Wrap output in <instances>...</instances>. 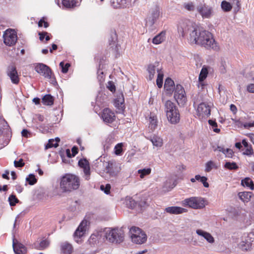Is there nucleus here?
<instances>
[{"label":"nucleus","instance_id":"obj_1","mask_svg":"<svg viewBox=\"0 0 254 254\" xmlns=\"http://www.w3.org/2000/svg\"><path fill=\"white\" fill-rule=\"evenodd\" d=\"M189 40L192 44L200 45L207 49L219 50V47L212 34L206 30L195 28L190 29Z\"/></svg>","mask_w":254,"mask_h":254},{"label":"nucleus","instance_id":"obj_2","mask_svg":"<svg viewBox=\"0 0 254 254\" xmlns=\"http://www.w3.org/2000/svg\"><path fill=\"white\" fill-rule=\"evenodd\" d=\"M80 185V178L74 174H66L60 178V188L63 192H71L76 190Z\"/></svg>","mask_w":254,"mask_h":254},{"label":"nucleus","instance_id":"obj_3","mask_svg":"<svg viewBox=\"0 0 254 254\" xmlns=\"http://www.w3.org/2000/svg\"><path fill=\"white\" fill-rule=\"evenodd\" d=\"M101 235L110 243L120 244L124 240L125 232L122 228H106L102 232Z\"/></svg>","mask_w":254,"mask_h":254},{"label":"nucleus","instance_id":"obj_4","mask_svg":"<svg viewBox=\"0 0 254 254\" xmlns=\"http://www.w3.org/2000/svg\"><path fill=\"white\" fill-rule=\"evenodd\" d=\"M130 237L133 243L136 244H142L147 240V235L140 228L132 227L130 229Z\"/></svg>","mask_w":254,"mask_h":254},{"label":"nucleus","instance_id":"obj_5","mask_svg":"<svg viewBox=\"0 0 254 254\" xmlns=\"http://www.w3.org/2000/svg\"><path fill=\"white\" fill-rule=\"evenodd\" d=\"M204 200L201 197H192L183 201L185 206H189L194 209H201L205 206Z\"/></svg>","mask_w":254,"mask_h":254},{"label":"nucleus","instance_id":"obj_6","mask_svg":"<svg viewBox=\"0 0 254 254\" xmlns=\"http://www.w3.org/2000/svg\"><path fill=\"white\" fill-rule=\"evenodd\" d=\"M4 43L8 46L14 45L17 40L16 32L11 29L6 30L3 35Z\"/></svg>","mask_w":254,"mask_h":254},{"label":"nucleus","instance_id":"obj_7","mask_svg":"<svg viewBox=\"0 0 254 254\" xmlns=\"http://www.w3.org/2000/svg\"><path fill=\"white\" fill-rule=\"evenodd\" d=\"M176 101L180 106H184L187 102V96L184 87L178 84L176 86Z\"/></svg>","mask_w":254,"mask_h":254},{"label":"nucleus","instance_id":"obj_8","mask_svg":"<svg viewBox=\"0 0 254 254\" xmlns=\"http://www.w3.org/2000/svg\"><path fill=\"white\" fill-rule=\"evenodd\" d=\"M107 164L105 168L106 172L112 177L116 176L121 170L120 164L113 161H108Z\"/></svg>","mask_w":254,"mask_h":254},{"label":"nucleus","instance_id":"obj_9","mask_svg":"<svg viewBox=\"0 0 254 254\" xmlns=\"http://www.w3.org/2000/svg\"><path fill=\"white\" fill-rule=\"evenodd\" d=\"M89 224L88 221L84 219L79 224L74 234V239L77 243L79 242V239L84 236L88 229V225Z\"/></svg>","mask_w":254,"mask_h":254},{"label":"nucleus","instance_id":"obj_10","mask_svg":"<svg viewBox=\"0 0 254 254\" xmlns=\"http://www.w3.org/2000/svg\"><path fill=\"white\" fill-rule=\"evenodd\" d=\"M211 105L206 103H201L197 107L196 110L197 115L200 119L208 117L211 113Z\"/></svg>","mask_w":254,"mask_h":254},{"label":"nucleus","instance_id":"obj_11","mask_svg":"<svg viewBox=\"0 0 254 254\" xmlns=\"http://www.w3.org/2000/svg\"><path fill=\"white\" fill-rule=\"evenodd\" d=\"M35 69L36 72L45 78H51L52 72L51 68L47 65L42 63L38 64L35 66Z\"/></svg>","mask_w":254,"mask_h":254},{"label":"nucleus","instance_id":"obj_12","mask_svg":"<svg viewBox=\"0 0 254 254\" xmlns=\"http://www.w3.org/2000/svg\"><path fill=\"white\" fill-rule=\"evenodd\" d=\"M159 15L160 9L158 6H156L154 8H152L146 18L147 25L152 26L158 18Z\"/></svg>","mask_w":254,"mask_h":254},{"label":"nucleus","instance_id":"obj_13","mask_svg":"<svg viewBox=\"0 0 254 254\" xmlns=\"http://www.w3.org/2000/svg\"><path fill=\"white\" fill-rule=\"evenodd\" d=\"M196 9L203 18H209L212 15L213 11L212 7L205 4H199Z\"/></svg>","mask_w":254,"mask_h":254},{"label":"nucleus","instance_id":"obj_14","mask_svg":"<svg viewBox=\"0 0 254 254\" xmlns=\"http://www.w3.org/2000/svg\"><path fill=\"white\" fill-rule=\"evenodd\" d=\"M165 106L166 117L168 121L171 124H174L175 123V118L174 117V103L170 100H168L166 101Z\"/></svg>","mask_w":254,"mask_h":254},{"label":"nucleus","instance_id":"obj_15","mask_svg":"<svg viewBox=\"0 0 254 254\" xmlns=\"http://www.w3.org/2000/svg\"><path fill=\"white\" fill-rule=\"evenodd\" d=\"M7 74L13 83L17 84L19 83V78L15 66L12 65L8 67Z\"/></svg>","mask_w":254,"mask_h":254},{"label":"nucleus","instance_id":"obj_16","mask_svg":"<svg viewBox=\"0 0 254 254\" xmlns=\"http://www.w3.org/2000/svg\"><path fill=\"white\" fill-rule=\"evenodd\" d=\"M164 89L166 95L171 96L175 91V83L170 77H168L165 81Z\"/></svg>","mask_w":254,"mask_h":254},{"label":"nucleus","instance_id":"obj_17","mask_svg":"<svg viewBox=\"0 0 254 254\" xmlns=\"http://www.w3.org/2000/svg\"><path fill=\"white\" fill-rule=\"evenodd\" d=\"M102 118L105 122L112 123L115 121L116 116L115 113L110 109L106 108L103 110Z\"/></svg>","mask_w":254,"mask_h":254},{"label":"nucleus","instance_id":"obj_18","mask_svg":"<svg viewBox=\"0 0 254 254\" xmlns=\"http://www.w3.org/2000/svg\"><path fill=\"white\" fill-rule=\"evenodd\" d=\"M196 234L202 238H203L209 244H212L214 243L215 240L214 237L210 233L204 231L201 229L196 230Z\"/></svg>","mask_w":254,"mask_h":254},{"label":"nucleus","instance_id":"obj_19","mask_svg":"<svg viewBox=\"0 0 254 254\" xmlns=\"http://www.w3.org/2000/svg\"><path fill=\"white\" fill-rule=\"evenodd\" d=\"M161 69H162V67L159 63H155L154 64H150L148 67L149 80H152L154 78L155 73H158Z\"/></svg>","mask_w":254,"mask_h":254},{"label":"nucleus","instance_id":"obj_20","mask_svg":"<svg viewBox=\"0 0 254 254\" xmlns=\"http://www.w3.org/2000/svg\"><path fill=\"white\" fill-rule=\"evenodd\" d=\"M13 249L15 254H24L26 253L25 246L15 239H13Z\"/></svg>","mask_w":254,"mask_h":254},{"label":"nucleus","instance_id":"obj_21","mask_svg":"<svg viewBox=\"0 0 254 254\" xmlns=\"http://www.w3.org/2000/svg\"><path fill=\"white\" fill-rule=\"evenodd\" d=\"M148 121L149 128L152 131L155 129L158 125V119L156 114L153 112L150 113Z\"/></svg>","mask_w":254,"mask_h":254},{"label":"nucleus","instance_id":"obj_22","mask_svg":"<svg viewBox=\"0 0 254 254\" xmlns=\"http://www.w3.org/2000/svg\"><path fill=\"white\" fill-rule=\"evenodd\" d=\"M78 165L80 167L83 168L84 173L87 177L90 175V166L89 163L87 159H80L78 161Z\"/></svg>","mask_w":254,"mask_h":254},{"label":"nucleus","instance_id":"obj_23","mask_svg":"<svg viewBox=\"0 0 254 254\" xmlns=\"http://www.w3.org/2000/svg\"><path fill=\"white\" fill-rule=\"evenodd\" d=\"M61 250L63 254H71L73 251V248L69 243L64 242L61 245Z\"/></svg>","mask_w":254,"mask_h":254},{"label":"nucleus","instance_id":"obj_24","mask_svg":"<svg viewBox=\"0 0 254 254\" xmlns=\"http://www.w3.org/2000/svg\"><path fill=\"white\" fill-rule=\"evenodd\" d=\"M207 74H208L207 68L206 66H203L200 71V72L199 73V77H198V81L199 82V83L198 85V87H199L200 85H201L202 87L203 86V84H202V82L207 77Z\"/></svg>","mask_w":254,"mask_h":254},{"label":"nucleus","instance_id":"obj_25","mask_svg":"<svg viewBox=\"0 0 254 254\" xmlns=\"http://www.w3.org/2000/svg\"><path fill=\"white\" fill-rule=\"evenodd\" d=\"M242 143L246 148L245 150L243 152V154L246 155H251L253 153V149L251 145L248 144L246 139H243Z\"/></svg>","mask_w":254,"mask_h":254},{"label":"nucleus","instance_id":"obj_26","mask_svg":"<svg viewBox=\"0 0 254 254\" xmlns=\"http://www.w3.org/2000/svg\"><path fill=\"white\" fill-rule=\"evenodd\" d=\"M252 193L251 192H241L239 194L240 198L244 202H247L251 199Z\"/></svg>","mask_w":254,"mask_h":254},{"label":"nucleus","instance_id":"obj_27","mask_svg":"<svg viewBox=\"0 0 254 254\" xmlns=\"http://www.w3.org/2000/svg\"><path fill=\"white\" fill-rule=\"evenodd\" d=\"M241 184L244 186L249 188L251 190L254 189V184L253 181L249 178H246L241 181Z\"/></svg>","mask_w":254,"mask_h":254},{"label":"nucleus","instance_id":"obj_28","mask_svg":"<svg viewBox=\"0 0 254 254\" xmlns=\"http://www.w3.org/2000/svg\"><path fill=\"white\" fill-rule=\"evenodd\" d=\"M165 33L164 32H161L158 35H156L153 39L152 42L155 44H159L162 43L165 39Z\"/></svg>","mask_w":254,"mask_h":254},{"label":"nucleus","instance_id":"obj_29","mask_svg":"<svg viewBox=\"0 0 254 254\" xmlns=\"http://www.w3.org/2000/svg\"><path fill=\"white\" fill-rule=\"evenodd\" d=\"M42 103L45 105L50 106V105H53V103H54L53 98L50 94H47V95H45L42 98Z\"/></svg>","mask_w":254,"mask_h":254},{"label":"nucleus","instance_id":"obj_30","mask_svg":"<svg viewBox=\"0 0 254 254\" xmlns=\"http://www.w3.org/2000/svg\"><path fill=\"white\" fill-rule=\"evenodd\" d=\"M186 166L183 164L179 165L177 166L178 173L176 174V180L177 179H183L184 175L183 172L186 170Z\"/></svg>","mask_w":254,"mask_h":254},{"label":"nucleus","instance_id":"obj_31","mask_svg":"<svg viewBox=\"0 0 254 254\" xmlns=\"http://www.w3.org/2000/svg\"><path fill=\"white\" fill-rule=\"evenodd\" d=\"M111 5L115 8H126L122 0H112Z\"/></svg>","mask_w":254,"mask_h":254},{"label":"nucleus","instance_id":"obj_32","mask_svg":"<svg viewBox=\"0 0 254 254\" xmlns=\"http://www.w3.org/2000/svg\"><path fill=\"white\" fill-rule=\"evenodd\" d=\"M164 73L162 69L157 73V78L156 79V84L159 88H161L163 85V79Z\"/></svg>","mask_w":254,"mask_h":254},{"label":"nucleus","instance_id":"obj_33","mask_svg":"<svg viewBox=\"0 0 254 254\" xmlns=\"http://www.w3.org/2000/svg\"><path fill=\"white\" fill-rule=\"evenodd\" d=\"M227 62L224 59H221L219 64V69L221 73L224 74L226 72Z\"/></svg>","mask_w":254,"mask_h":254},{"label":"nucleus","instance_id":"obj_34","mask_svg":"<svg viewBox=\"0 0 254 254\" xmlns=\"http://www.w3.org/2000/svg\"><path fill=\"white\" fill-rule=\"evenodd\" d=\"M151 141L154 146L161 147L162 145V139L158 136H153Z\"/></svg>","mask_w":254,"mask_h":254},{"label":"nucleus","instance_id":"obj_35","mask_svg":"<svg viewBox=\"0 0 254 254\" xmlns=\"http://www.w3.org/2000/svg\"><path fill=\"white\" fill-rule=\"evenodd\" d=\"M63 5L66 8H71L75 6L74 0H63Z\"/></svg>","mask_w":254,"mask_h":254},{"label":"nucleus","instance_id":"obj_36","mask_svg":"<svg viewBox=\"0 0 254 254\" xmlns=\"http://www.w3.org/2000/svg\"><path fill=\"white\" fill-rule=\"evenodd\" d=\"M214 168H216L215 163L211 160L209 161L205 164V171L209 172Z\"/></svg>","mask_w":254,"mask_h":254},{"label":"nucleus","instance_id":"obj_37","mask_svg":"<svg viewBox=\"0 0 254 254\" xmlns=\"http://www.w3.org/2000/svg\"><path fill=\"white\" fill-rule=\"evenodd\" d=\"M151 169H143L138 170V173L140 174V178L143 179L145 176L149 175L151 173Z\"/></svg>","mask_w":254,"mask_h":254},{"label":"nucleus","instance_id":"obj_38","mask_svg":"<svg viewBox=\"0 0 254 254\" xmlns=\"http://www.w3.org/2000/svg\"><path fill=\"white\" fill-rule=\"evenodd\" d=\"M221 7L225 11H230L232 8L231 4L226 1H223L221 3Z\"/></svg>","mask_w":254,"mask_h":254},{"label":"nucleus","instance_id":"obj_39","mask_svg":"<svg viewBox=\"0 0 254 254\" xmlns=\"http://www.w3.org/2000/svg\"><path fill=\"white\" fill-rule=\"evenodd\" d=\"M224 167L229 170H236L238 167L235 162H226L224 165Z\"/></svg>","mask_w":254,"mask_h":254},{"label":"nucleus","instance_id":"obj_40","mask_svg":"<svg viewBox=\"0 0 254 254\" xmlns=\"http://www.w3.org/2000/svg\"><path fill=\"white\" fill-rule=\"evenodd\" d=\"M8 201L10 206H14L16 203H18L19 200L14 194H11L8 198Z\"/></svg>","mask_w":254,"mask_h":254},{"label":"nucleus","instance_id":"obj_41","mask_svg":"<svg viewBox=\"0 0 254 254\" xmlns=\"http://www.w3.org/2000/svg\"><path fill=\"white\" fill-rule=\"evenodd\" d=\"M26 181L28 182L29 185H33L37 182V180L34 175L30 174L29 177L26 178Z\"/></svg>","mask_w":254,"mask_h":254},{"label":"nucleus","instance_id":"obj_42","mask_svg":"<svg viewBox=\"0 0 254 254\" xmlns=\"http://www.w3.org/2000/svg\"><path fill=\"white\" fill-rule=\"evenodd\" d=\"M123 143H120L117 144L115 147V153L117 155H121V153L123 151Z\"/></svg>","mask_w":254,"mask_h":254},{"label":"nucleus","instance_id":"obj_43","mask_svg":"<svg viewBox=\"0 0 254 254\" xmlns=\"http://www.w3.org/2000/svg\"><path fill=\"white\" fill-rule=\"evenodd\" d=\"M184 7L188 11H193L194 9V6L192 2L185 3L184 4Z\"/></svg>","mask_w":254,"mask_h":254},{"label":"nucleus","instance_id":"obj_44","mask_svg":"<svg viewBox=\"0 0 254 254\" xmlns=\"http://www.w3.org/2000/svg\"><path fill=\"white\" fill-rule=\"evenodd\" d=\"M54 141L55 140L53 139H49L48 144L45 146V149H47L52 147H57L58 146V144L57 143H54Z\"/></svg>","mask_w":254,"mask_h":254},{"label":"nucleus","instance_id":"obj_45","mask_svg":"<svg viewBox=\"0 0 254 254\" xmlns=\"http://www.w3.org/2000/svg\"><path fill=\"white\" fill-rule=\"evenodd\" d=\"M49 245V242L47 240H44L42 241L39 244V249H44L47 248Z\"/></svg>","mask_w":254,"mask_h":254},{"label":"nucleus","instance_id":"obj_46","mask_svg":"<svg viewBox=\"0 0 254 254\" xmlns=\"http://www.w3.org/2000/svg\"><path fill=\"white\" fill-rule=\"evenodd\" d=\"M100 189L101 190H103L105 193L108 194L110 192L111 186L109 184H107L105 187H104V185H101Z\"/></svg>","mask_w":254,"mask_h":254},{"label":"nucleus","instance_id":"obj_47","mask_svg":"<svg viewBox=\"0 0 254 254\" xmlns=\"http://www.w3.org/2000/svg\"><path fill=\"white\" fill-rule=\"evenodd\" d=\"M24 164L22 159H20L18 161L16 160L14 161V166L16 168L22 167L24 166Z\"/></svg>","mask_w":254,"mask_h":254},{"label":"nucleus","instance_id":"obj_48","mask_svg":"<svg viewBox=\"0 0 254 254\" xmlns=\"http://www.w3.org/2000/svg\"><path fill=\"white\" fill-rule=\"evenodd\" d=\"M108 89L111 92H114L116 90V87L112 81H109L107 85Z\"/></svg>","mask_w":254,"mask_h":254},{"label":"nucleus","instance_id":"obj_49","mask_svg":"<svg viewBox=\"0 0 254 254\" xmlns=\"http://www.w3.org/2000/svg\"><path fill=\"white\" fill-rule=\"evenodd\" d=\"M226 151H225V153L224 154H225V156L226 157L228 158H231L232 157V156L233 155V151L232 149L229 148H226Z\"/></svg>","mask_w":254,"mask_h":254},{"label":"nucleus","instance_id":"obj_50","mask_svg":"<svg viewBox=\"0 0 254 254\" xmlns=\"http://www.w3.org/2000/svg\"><path fill=\"white\" fill-rule=\"evenodd\" d=\"M126 8L130 6L134 0H122Z\"/></svg>","mask_w":254,"mask_h":254},{"label":"nucleus","instance_id":"obj_51","mask_svg":"<svg viewBox=\"0 0 254 254\" xmlns=\"http://www.w3.org/2000/svg\"><path fill=\"white\" fill-rule=\"evenodd\" d=\"M187 209L180 207L176 206V214H181L186 212Z\"/></svg>","mask_w":254,"mask_h":254},{"label":"nucleus","instance_id":"obj_52","mask_svg":"<svg viewBox=\"0 0 254 254\" xmlns=\"http://www.w3.org/2000/svg\"><path fill=\"white\" fill-rule=\"evenodd\" d=\"M240 247L243 250L247 251L249 248V245L247 243H245L244 242H242L240 244Z\"/></svg>","mask_w":254,"mask_h":254},{"label":"nucleus","instance_id":"obj_53","mask_svg":"<svg viewBox=\"0 0 254 254\" xmlns=\"http://www.w3.org/2000/svg\"><path fill=\"white\" fill-rule=\"evenodd\" d=\"M207 179L205 177H202L200 181L203 184V186L205 188H208L209 187V184L207 182Z\"/></svg>","mask_w":254,"mask_h":254},{"label":"nucleus","instance_id":"obj_54","mask_svg":"<svg viewBox=\"0 0 254 254\" xmlns=\"http://www.w3.org/2000/svg\"><path fill=\"white\" fill-rule=\"evenodd\" d=\"M243 126L246 129H248L252 127H254V121L252 122L246 123L243 124Z\"/></svg>","mask_w":254,"mask_h":254},{"label":"nucleus","instance_id":"obj_55","mask_svg":"<svg viewBox=\"0 0 254 254\" xmlns=\"http://www.w3.org/2000/svg\"><path fill=\"white\" fill-rule=\"evenodd\" d=\"M165 211L166 212L170 214H175V207L171 206L166 208Z\"/></svg>","mask_w":254,"mask_h":254},{"label":"nucleus","instance_id":"obj_56","mask_svg":"<svg viewBox=\"0 0 254 254\" xmlns=\"http://www.w3.org/2000/svg\"><path fill=\"white\" fill-rule=\"evenodd\" d=\"M60 66L62 67V72L64 73H65L67 72L68 69L66 67L65 65L64 64V63L63 62H62L60 64Z\"/></svg>","mask_w":254,"mask_h":254},{"label":"nucleus","instance_id":"obj_57","mask_svg":"<svg viewBox=\"0 0 254 254\" xmlns=\"http://www.w3.org/2000/svg\"><path fill=\"white\" fill-rule=\"evenodd\" d=\"M247 90L251 93H254V84H250L247 86Z\"/></svg>","mask_w":254,"mask_h":254},{"label":"nucleus","instance_id":"obj_58","mask_svg":"<svg viewBox=\"0 0 254 254\" xmlns=\"http://www.w3.org/2000/svg\"><path fill=\"white\" fill-rule=\"evenodd\" d=\"M104 74L103 71H101L100 73L98 72V79L100 82H103L104 81Z\"/></svg>","mask_w":254,"mask_h":254},{"label":"nucleus","instance_id":"obj_59","mask_svg":"<svg viewBox=\"0 0 254 254\" xmlns=\"http://www.w3.org/2000/svg\"><path fill=\"white\" fill-rule=\"evenodd\" d=\"M72 156H74L78 153V148L74 146L71 149Z\"/></svg>","mask_w":254,"mask_h":254},{"label":"nucleus","instance_id":"obj_60","mask_svg":"<svg viewBox=\"0 0 254 254\" xmlns=\"http://www.w3.org/2000/svg\"><path fill=\"white\" fill-rule=\"evenodd\" d=\"M47 34H48V33L46 32H40L39 33V35L40 36V37H39L40 40L41 41L43 40L44 39V37H45V36H46Z\"/></svg>","mask_w":254,"mask_h":254},{"label":"nucleus","instance_id":"obj_61","mask_svg":"<svg viewBox=\"0 0 254 254\" xmlns=\"http://www.w3.org/2000/svg\"><path fill=\"white\" fill-rule=\"evenodd\" d=\"M218 150L219 152H222L224 154L225 151H226V149H225L222 146H218L216 149H214V151Z\"/></svg>","mask_w":254,"mask_h":254},{"label":"nucleus","instance_id":"obj_62","mask_svg":"<svg viewBox=\"0 0 254 254\" xmlns=\"http://www.w3.org/2000/svg\"><path fill=\"white\" fill-rule=\"evenodd\" d=\"M230 110L234 114H235L237 111V107L233 104H231L230 105Z\"/></svg>","mask_w":254,"mask_h":254},{"label":"nucleus","instance_id":"obj_63","mask_svg":"<svg viewBox=\"0 0 254 254\" xmlns=\"http://www.w3.org/2000/svg\"><path fill=\"white\" fill-rule=\"evenodd\" d=\"M208 123L212 127H216L217 126V123L214 121L210 120L208 121Z\"/></svg>","mask_w":254,"mask_h":254},{"label":"nucleus","instance_id":"obj_64","mask_svg":"<svg viewBox=\"0 0 254 254\" xmlns=\"http://www.w3.org/2000/svg\"><path fill=\"white\" fill-rule=\"evenodd\" d=\"M247 136L250 138L251 141L254 144V134L253 133H249L247 134Z\"/></svg>","mask_w":254,"mask_h":254}]
</instances>
